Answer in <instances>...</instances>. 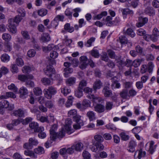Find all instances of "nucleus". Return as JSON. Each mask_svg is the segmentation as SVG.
I'll return each mask as SVG.
<instances>
[{
  "mask_svg": "<svg viewBox=\"0 0 159 159\" xmlns=\"http://www.w3.org/2000/svg\"><path fill=\"white\" fill-rule=\"evenodd\" d=\"M77 112L76 111L75 109H72L69 111L68 113V116L70 117H72L73 118L75 116L77 115Z\"/></svg>",
  "mask_w": 159,
  "mask_h": 159,
  "instance_id": "49530a36",
  "label": "nucleus"
},
{
  "mask_svg": "<svg viewBox=\"0 0 159 159\" xmlns=\"http://www.w3.org/2000/svg\"><path fill=\"white\" fill-rule=\"evenodd\" d=\"M137 144L135 141L134 140H130L129 143L127 148L128 151L130 152H133L135 150V147Z\"/></svg>",
  "mask_w": 159,
  "mask_h": 159,
  "instance_id": "1a4fd4ad",
  "label": "nucleus"
},
{
  "mask_svg": "<svg viewBox=\"0 0 159 159\" xmlns=\"http://www.w3.org/2000/svg\"><path fill=\"white\" fill-rule=\"evenodd\" d=\"M74 146L75 150L76 151H81L83 149V144L81 142H79L75 145H73Z\"/></svg>",
  "mask_w": 159,
  "mask_h": 159,
  "instance_id": "bb28decb",
  "label": "nucleus"
},
{
  "mask_svg": "<svg viewBox=\"0 0 159 159\" xmlns=\"http://www.w3.org/2000/svg\"><path fill=\"white\" fill-rule=\"evenodd\" d=\"M36 52L34 49H30L29 50L27 53V56L30 57H34L35 55Z\"/></svg>",
  "mask_w": 159,
  "mask_h": 159,
  "instance_id": "680f3d73",
  "label": "nucleus"
},
{
  "mask_svg": "<svg viewBox=\"0 0 159 159\" xmlns=\"http://www.w3.org/2000/svg\"><path fill=\"white\" fill-rule=\"evenodd\" d=\"M45 74L50 78L55 73V70L53 66L51 65L47 66L46 68L44 70Z\"/></svg>",
  "mask_w": 159,
  "mask_h": 159,
  "instance_id": "39448f33",
  "label": "nucleus"
},
{
  "mask_svg": "<svg viewBox=\"0 0 159 159\" xmlns=\"http://www.w3.org/2000/svg\"><path fill=\"white\" fill-rule=\"evenodd\" d=\"M137 152H138V158L139 159H140L142 157H144L145 156L146 154V152L145 151H143L142 149H140L139 150L136 151L134 153V155L136 154Z\"/></svg>",
  "mask_w": 159,
  "mask_h": 159,
  "instance_id": "72a5a7b5",
  "label": "nucleus"
},
{
  "mask_svg": "<svg viewBox=\"0 0 159 159\" xmlns=\"http://www.w3.org/2000/svg\"><path fill=\"white\" fill-rule=\"evenodd\" d=\"M11 70L13 73H17L18 70L17 65L16 64H12L11 66Z\"/></svg>",
  "mask_w": 159,
  "mask_h": 159,
  "instance_id": "052dcab7",
  "label": "nucleus"
},
{
  "mask_svg": "<svg viewBox=\"0 0 159 159\" xmlns=\"http://www.w3.org/2000/svg\"><path fill=\"white\" fill-rule=\"evenodd\" d=\"M113 105L112 102H106L105 108L106 110H111Z\"/></svg>",
  "mask_w": 159,
  "mask_h": 159,
  "instance_id": "6e6d98bb",
  "label": "nucleus"
},
{
  "mask_svg": "<svg viewBox=\"0 0 159 159\" xmlns=\"http://www.w3.org/2000/svg\"><path fill=\"white\" fill-rule=\"evenodd\" d=\"M25 111L21 108H19L14 110L12 112V115L17 117H23L25 116Z\"/></svg>",
  "mask_w": 159,
  "mask_h": 159,
  "instance_id": "0eeeda50",
  "label": "nucleus"
},
{
  "mask_svg": "<svg viewBox=\"0 0 159 159\" xmlns=\"http://www.w3.org/2000/svg\"><path fill=\"white\" fill-rule=\"evenodd\" d=\"M72 123V120L70 118L67 119L65 121V129L69 134H71L74 131L73 130L71 129V125Z\"/></svg>",
  "mask_w": 159,
  "mask_h": 159,
  "instance_id": "423d86ee",
  "label": "nucleus"
},
{
  "mask_svg": "<svg viewBox=\"0 0 159 159\" xmlns=\"http://www.w3.org/2000/svg\"><path fill=\"white\" fill-rule=\"evenodd\" d=\"M94 139L96 142L102 143L104 141V139L102 135L99 134L95 135L94 137Z\"/></svg>",
  "mask_w": 159,
  "mask_h": 159,
  "instance_id": "7c9ffc66",
  "label": "nucleus"
},
{
  "mask_svg": "<svg viewBox=\"0 0 159 159\" xmlns=\"http://www.w3.org/2000/svg\"><path fill=\"white\" fill-rule=\"evenodd\" d=\"M19 93L20 94V97L25 98L28 93V91L26 88L23 86L20 89Z\"/></svg>",
  "mask_w": 159,
  "mask_h": 159,
  "instance_id": "dca6fc26",
  "label": "nucleus"
},
{
  "mask_svg": "<svg viewBox=\"0 0 159 159\" xmlns=\"http://www.w3.org/2000/svg\"><path fill=\"white\" fill-rule=\"evenodd\" d=\"M142 13L143 14L145 13V14L150 16H153L155 14L154 11H144L143 12H142V11H139L137 13V14L139 16L141 15Z\"/></svg>",
  "mask_w": 159,
  "mask_h": 159,
  "instance_id": "5701e85b",
  "label": "nucleus"
},
{
  "mask_svg": "<svg viewBox=\"0 0 159 159\" xmlns=\"http://www.w3.org/2000/svg\"><path fill=\"white\" fill-rule=\"evenodd\" d=\"M25 11H18V15L16 16L14 19L10 18L8 20V29L11 33L15 34L17 31V29L14 23H15L18 25L22 19L21 17L25 16Z\"/></svg>",
  "mask_w": 159,
  "mask_h": 159,
  "instance_id": "f257e3e1",
  "label": "nucleus"
},
{
  "mask_svg": "<svg viewBox=\"0 0 159 159\" xmlns=\"http://www.w3.org/2000/svg\"><path fill=\"white\" fill-rule=\"evenodd\" d=\"M34 152L36 153L41 154L44 152V148L42 147H39L34 149Z\"/></svg>",
  "mask_w": 159,
  "mask_h": 159,
  "instance_id": "8fccbe9b",
  "label": "nucleus"
},
{
  "mask_svg": "<svg viewBox=\"0 0 159 159\" xmlns=\"http://www.w3.org/2000/svg\"><path fill=\"white\" fill-rule=\"evenodd\" d=\"M43 92L45 97L48 99H51L52 95H54L57 93V89L54 86H50L47 89H44Z\"/></svg>",
  "mask_w": 159,
  "mask_h": 159,
  "instance_id": "f03ea898",
  "label": "nucleus"
},
{
  "mask_svg": "<svg viewBox=\"0 0 159 159\" xmlns=\"http://www.w3.org/2000/svg\"><path fill=\"white\" fill-rule=\"evenodd\" d=\"M86 116L90 121H92L96 119L95 113L92 111H89L87 112Z\"/></svg>",
  "mask_w": 159,
  "mask_h": 159,
  "instance_id": "6ab92c4d",
  "label": "nucleus"
},
{
  "mask_svg": "<svg viewBox=\"0 0 159 159\" xmlns=\"http://www.w3.org/2000/svg\"><path fill=\"white\" fill-rule=\"evenodd\" d=\"M22 71L24 73H28L31 71V69L30 66H25L23 67L22 69Z\"/></svg>",
  "mask_w": 159,
  "mask_h": 159,
  "instance_id": "bf43d9fd",
  "label": "nucleus"
},
{
  "mask_svg": "<svg viewBox=\"0 0 159 159\" xmlns=\"http://www.w3.org/2000/svg\"><path fill=\"white\" fill-rule=\"evenodd\" d=\"M102 86V83L100 80H96L93 84V88L94 90L96 91L97 90L100 89Z\"/></svg>",
  "mask_w": 159,
  "mask_h": 159,
  "instance_id": "4468645a",
  "label": "nucleus"
},
{
  "mask_svg": "<svg viewBox=\"0 0 159 159\" xmlns=\"http://www.w3.org/2000/svg\"><path fill=\"white\" fill-rule=\"evenodd\" d=\"M58 25V22L54 18L53 20H52L51 23V26H48L47 27L49 29L52 27L56 28Z\"/></svg>",
  "mask_w": 159,
  "mask_h": 159,
  "instance_id": "09e8293b",
  "label": "nucleus"
},
{
  "mask_svg": "<svg viewBox=\"0 0 159 159\" xmlns=\"http://www.w3.org/2000/svg\"><path fill=\"white\" fill-rule=\"evenodd\" d=\"M24 154L26 155L30 156L31 158L35 159L37 158V156L33 152L28 150L24 151Z\"/></svg>",
  "mask_w": 159,
  "mask_h": 159,
  "instance_id": "c756f323",
  "label": "nucleus"
},
{
  "mask_svg": "<svg viewBox=\"0 0 159 159\" xmlns=\"http://www.w3.org/2000/svg\"><path fill=\"white\" fill-rule=\"evenodd\" d=\"M94 110L98 113H102L105 111V106L101 104H98L94 107Z\"/></svg>",
  "mask_w": 159,
  "mask_h": 159,
  "instance_id": "2eb2a0df",
  "label": "nucleus"
},
{
  "mask_svg": "<svg viewBox=\"0 0 159 159\" xmlns=\"http://www.w3.org/2000/svg\"><path fill=\"white\" fill-rule=\"evenodd\" d=\"M146 31L142 29H139L137 30V34L141 36H143L146 34Z\"/></svg>",
  "mask_w": 159,
  "mask_h": 159,
  "instance_id": "338daca9",
  "label": "nucleus"
},
{
  "mask_svg": "<svg viewBox=\"0 0 159 159\" xmlns=\"http://www.w3.org/2000/svg\"><path fill=\"white\" fill-rule=\"evenodd\" d=\"M67 150L66 148H62L60 150V153L62 155L64 158L66 159L68 157V153L67 152Z\"/></svg>",
  "mask_w": 159,
  "mask_h": 159,
  "instance_id": "58836bf2",
  "label": "nucleus"
},
{
  "mask_svg": "<svg viewBox=\"0 0 159 159\" xmlns=\"http://www.w3.org/2000/svg\"><path fill=\"white\" fill-rule=\"evenodd\" d=\"M64 29L70 33L73 32L74 30V28L72 26H70L69 23H66L64 25Z\"/></svg>",
  "mask_w": 159,
  "mask_h": 159,
  "instance_id": "2f4dec72",
  "label": "nucleus"
},
{
  "mask_svg": "<svg viewBox=\"0 0 159 159\" xmlns=\"http://www.w3.org/2000/svg\"><path fill=\"white\" fill-rule=\"evenodd\" d=\"M87 84V82L85 80H82L80 82L78 88L79 89L83 90L84 88L85 87Z\"/></svg>",
  "mask_w": 159,
  "mask_h": 159,
  "instance_id": "79ce46f5",
  "label": "nucleus"
},
{
  "mask_svg": "<svg viewBox=\"0 0 159 159\" xmlns=\"http://www.w3.org/2000/svg\"><path fill=\"white\" fill-rule=\"evenodd\" d=\"M16 63L18 66H22L24 64V61L21 58H18L16 60Z\"/></svg>",
  "mask_w": 159,
  "mask_h": 159,
  "instance_id": "0e129e2a",
  "label": "nucleus"
},
{
  "mask_svg": "<svg viewBox=\"0 0 159 159\" xmlns=\"http://www.w3.org/2000/svg\"><path fill=\"white\" fill-rule=\"evenodd\" d=\"M50 36L47 33H43L41 37V40L43 42H47L50 40Z\"/></svg>",
  "mask_w": 159,
  "mask_h": 159,
  "instance_id": "a878e982",
  "label": "nucleus"
},
{
  "mask_svg": "<svg viewBox=\"0 0 159 159\" xmlns=\"http://www.w3.org/2000/svg\"><path fill=\"white\" fill-rule=\"evenodd\" d=\"M94 145L95 147H96L98 150L99 149L100 150H103L104 148L103 145L101 143L96 142L94 143Z\"/></svg>",
  "mask_w": 159,
  "mask_h": 159,
  "instance_id": "5fc2aeb1",
  "label": "nucleus"
},
{
  "mask_svg": "<svg viewBox=\"0 0 159 159\" xmlns=\"http://www.w3.org/2000/svg\"><path fill=\"white\" fill-rule=\"evenodd\" d=\"M142 61L141 60L139 59L135 60L133 62V65L134 67H137L140 65Z\"/></svg>",
  "mask_w": 159,
  "mask_h": 159,
  "instance_id": "69168bd1",
  "label": "nucleus"
},
{
  "mask_svg": "<svg viewBox=\"0 0 159 159\" xmlns=\"http://www.w3.org/2000/svg\"><path fill=\"white\" fill-rule=\"evenodd\" d=\"M87 97L90 99H92V101L95 103H97L100 102L101 101L100 98L93 94H88Z\"/></svg>",
  "mask_w": 159,
  "mask_h": 159,
  "instance_id": "a211bd4d",
  "label": "nucleus"
},
{
  "mask_svg": "<svg viewBox=\"0 0 159 159\" xmlns=\"http://www.w3.org/2000/svg\"><path fill=\"white\" fill-rule=\"evenodd\" d=\"M139 22L136 23V26L137 27L139 28L144 25L147 23L148 21V19L147 17H143L142 16L139 17Z\"/></svg>",
  "mask_w": 159,
  "mask_h": 159,
  "instance_id": "6e6552de",
  "label": "nucleus"
},
{
  "mask_svg": "<svg viewBox=\"0 0 159 159\" xmlns=\"http://www.w3.org/2000/svg\"><path fill=\"white\" fill-rule=\"evenodd\" d=\"M9 98H16V96L12 92H8L5 94L1 95L0 96V99H7Z\"/></svg>",
  "mask_w": 159,
  "mask_h": 159,
  "instance_id": "f8f14e48",
  "label": "nucleus"
},
{
  "mask_svg": "<svg viewBox=\"0 0 159 159\" xmlns=\"http://www.w3.org/2000/svg\"><path fill=\"white\" fill-rule=\"evenodd\" d=\"M154 143H155L153 141H151L149 143L148 151L151 154L153 153L157 147V145H154Z\"/></svg>",
  "mask_w": 159,
  "mask_h": 159,
  "instance_id": "b1692460",
  "label": "nucleus"
},
{
  "mask_svg": "<svg viewBox=\"0 0 159 159\" xmlns=\"http://www.w3.org/2000/svg\"><path fill=\"white\" fill-rule=\"evenodd\" d=\"M119 39L122 44H125L128 40L126 37L125 36H121L119 37Z\"/></svg>",
  "mask_w": 159,
  "mask_h": 159,
  "instance_id": "e2e57ef3",
  "label": "nucleus"
},
{
  "mask_svg": "<svg viewBox=\"0 0 159 159\" xmlns=\"http://www.w3.org/2000/svg\"><path fill=\"white\" fill-rule=\"evenodd\" d=\"M1 59L2 61L4 62H8L10 59V57L7 54H2L1 57Z\"/></svg>",
  "mask_w": 159,
  "mask_h": 159,
  "instance_id": "c85d7f7f",
  "label": "nucleus"
},
{
  "mask_svg": "<svg viewBox=\"0 0 159 159\" xmlns=\"http://www.w3.org/2000/svg\"><path fill=\"white\" fill-rule=\"evenodd\" d=\"M73 69L69 67H66L64 69V76L65 77H68V74L70 73L73 72Z\"/></svg>",
  "mask_w": 159,
  "mask_h": 159,
  "instance_id": "de8ad7c7",
  "label": "nucleus"
},
{
  "mask_svg": "<svg viewBox=\"0 0 159 159\" xmlns=\"http://www.w3.org/2000/svg\"><path fill=\"white\" fill-rule=\"evenodd\" d=\"M74 121L76 123V124L73 125V128L75 129H80L81 126L84 125L83 121L81 119V116L77 115L73 118Z\"/></svg>",
  "mask_w": 159,
  "mask_h": 159,
  "instance_id": "7ed1b4c3",
  "label": "nucleus"
},
{
  "mask_svg": "<svg viewBox=\"0 0 159 159\" xmlns=\"http://www.w3.org/2000/svg\"><path fill=\"white\" fill-rule=\"evenodd\" d=\"M35 13H38L39 16L43 17L45 16L47 14V11H37L34 12L33 14V16L35 17H36Z\"/></svg>",
  "mask_w": 159,
  "mask_h": 159,
  "instance_id": "473e14b6",
  "label": "nucleus"
},
{
  "mask_svg": "<svg viewBox=\"0 0 159 159\" xmlns=\"http://www.w3.org/2000/svg\"><path fill=\"white\" fill-rule=\"evenodd\" d=\"M57 134V138L61 139L63 138L65 135V131L63 128L61 129V130L59 131Z\"/></svg>",
  "mask_w": 159,
  "mask_h": 159,
  "instance_id": "864d4df0",
  "label": "nucleus"
},
{
  "mask_svg": "<svg viewBox=\"0 0 159 159\" xmlns=\"http://www.w3.org/2000/svg\"><path fill=\"white\" fill-rule=\"evenodd\" d=\"M41 83L44 85L49 86L52 84V83L49 78L47 77H43L41 80Z\"/></svg>",
  "mask_w": 159,
  "mask_h": 159,
  "instance_id": "aec40b11",
  "label": "nucleus"
},
{
  "mask_svg": "<svg viewBox=\"0 0 159 159\" xmlns=\"http://www.w3.org/2000/svg\"><path fill=\"white\" fill-rule=\"evenodd\" d=\"M91 102L90 101L86 99H84L82 102V106H84L85 109L89 107H90Z\"/></svg>",
  "mask_w": 159,
  "mask_h": 159,
  "instance_id": "c9c22d12",
  "label": "nucleus"
},
{
  "mask_svg": "<svg viewBox=\"0 0 159 159\" xmlns=\"http://www.w3.org/2000/svg\"><path fill=\"white\" fill-rule=\"evenodd\" d=\"M70 60H71V64L74 67H76L78 66L79 61L76 58H72L71 57H70L69 58Z\"/></svg>",
  "mask_w": 159,
  "mask_h": 159,
  "instance_id": "37998d69",
  "label": "nucleus"
},
{
  "mask_svg": "<svg viewBox=\"0 0 159 159\" xmlns=\"http://www.w3.org/2000/svg\"><path fill=\"white\" fill-rule=\"evenodd\" d=\"M123 31L125 34L128 35L132 38L134 37L135 35V34L131 28H128L126 30H124Z\"/></svg>",
  "mask_w": 159,
  "mask_h": 159,
  "instance_id": "4be33fe9",
  "label": "nucleus"
},
{
  "mask_svg": "<svg viewBox=\"0 0 159 159\" xmlns=\"http://www.w3.org/2000/svg\"><path fill=\"white\" fill-rule=\"evenodd\" d=\"M76 78L74 77H71L66 79V84L71 86L74 84L75 82Z\"/></svg>",
  "mask_w": 159,
  "mask_h": 159,
  "instance_id": "393cba45",
  "label": "nucleus"
},
{
  "mask_svg": "<svg viewBox=\"0 0 159 159\" xmlns=\"http://www.w3.org/2000/svg\"><path fill=\"white\" fill-rule=\"evenodd\" d=\"M91 54L95 58H98L100 56L98 51L97 49H93L91 51Z\"/></svg>",
  "mask_w": 159,
  "mask_h": 159,
  "instance_id": "603ef678",
  "label": "nucleus"
},
{
  "mask_svg": "<svg viewBox=\"0 0 159 159\" xmlns=\"http://www.w3.org/2000/svg\"><path fill=\"white\" fill-rule=\"evenodd\" d=\"M39 130V132H37V133H39L38 134L39 137L41 139H43L45 138L46 137V133L44 132V127L43 126H40V129Z\"/></svg>",
  "mask_w": 159,
  "mask_h": 159,
  "instance_id": "412c9836",
  "label": "nucleus"
},
{
  "mask_svg": "<svg viewBox=\"0 0 159 159\" xmlns=\"http://www.w3.org/2000/svg\"><path fill=\"white\" fill-rule=\"evenodd\" d=\"M120 136L121 138V139L123 141H126L128 140L129 139V136L128 135H127L124 132H122L120 134Z\"/></svg>",
  "mask_w": 159,
  "mask_h": 159,
  "instance_id": "f704fd0d",
  "label": "nucleus"
},
{
  "mask_svg": "<svg viewBox=\"0 0 159 159\" xmlns=\"http://www.w3.org/2000/svg\"><path fill=\"white\" fill-rule=\"evenodd\" d=\"M82 90V89H79L78 88V89L75 91V96L78 98H80L82 97L83 95Z\"/></svg>",
  "mask_w": 159,
  "mask_h": 159,
  "instance_id": "c03bdc74",
  "label": "nucleus"
},
{
  "mask_svg": "<svg viewBox=\"0 0 159 159\" xmlns=\"http://www.w3.org/2000/svg\"><path fill=\"white\" fill-rule=\"evenodd\" d=\"M117 78L116 77H114L111 78L112 83L111 86L112 89L115 88H119L120 86V84L118 82Z\"/></svg>",
  "mask_w": 159,
  "mask_h": 159,
  "instance_id": "f3484780",
  "label": "nucleus"
},
{
  "mask_svg": "<svg viewBox=\"0 0 159 159\" xmlns=\"http://www.w3.org/2000/svg\"><path fill=\"white\" fill-rule=\"evenodd\" d=\"M102 93L106 97H110L112 95V91L110 90L109 88L107 86H105L102 90Z\"/></svg>",
  "mask_w": 159,
  "mask_h": 159,
  "instance_id": "9b49d317",
  "label": "nucleus"
},
{
  "mask_svg": "<svg viewBox=\"0 0 159 159\" xmlns=\"http://www.w3.org/2000/svg\"><path fill=\"white\" fill-rule=\"evenodd\" d=\"M50 79L52 80H57L61 81L62 80V78H61L60 75L59 74H57L55 72L54 74L52 76Z\"/></svg>",
  "mask_w": 159,
  "mask_h": 159,
  "instance_id": "ea45409f",
  "label": "nucleus"
},
{
  "mask_svg": "<svg viewBox=\"0 0 159 159\" xmlns=\"http://www.w3.org/2000/svg\"><path fill=\"white\" fill-rule=\"evenodd\" d=\"M0 106L4 108H8L9 111L12 110L14 108V104H10L9 102L5 100H2L0 102Z\"/></svg>",
  "mask_w": 159,
  "mask_h": 159,
  "instance_id": "20e7f679",
  "label": "nucleus"
},
{
  "mask_svg": "<svg viewBox=\"0 0 159 159\" xmlns=\"http://www.w3.org/2000/svg\"><path fill=\"white\" fill-rule=\"evenodd\" d=\"M33 76L31 75H19L18 76V79L22 82H25L28 79H33Z\"/></svg>",
  "mask_w": 159,
  "mask_h": 159,
  "instance_id": "ddd939ff",
  "label": "nucleus"
},
{
  "mask_svg": "<svg viewBox=\"0 0 159 159\" xmlns=\"http://www.w3.org/2000/svg\"><path fill=\"white\" fill-rule=\"evenodd\" d=\"M95 40V38L92 37L88 39L86 42L84 43V46L87 47H89L92 46V43Z\"/></svg>",
  "mask_w": 159,
  "mask_h": 159,
  "instance_id": "cd10ccee",
  "label": "nucleus"
},
{
  "mask_svg": "<svg viewBox=\"0 0 159 159\" xmlns=\"http://www.w3.org/2000/svg\"><path fill=\"white\" fill-rule=\"evenodd\" d=\"M50 138L52 140H55L57 138V134L54 132L50 131Z\"/></svg>",
  "mask_w": 159,
  "mask_h": 159,
  "instance_id": "4d7b16f0",
  "label": "nucleus"
},
{
  "mask_svg": "<svg viewBox=\"0 0 159 159\" xmlns=\"http://www.w3.org/2000/svg\"><path fill=\"white\" fill-rule=\"evenodd\" d=\"M8 88L9 89L12 90L14 92H17V91L18 89L15 86L14 84L12 83L8 86Z\"/></svg>",
  "mask_w": 159,
  "mask_h": 159,
  "instance_id": "13d9d810",
  "label": "nucleus"
},
{
  "mask_svg": "<svg viewBox=\"0 0 159 159\" xmlns=\"http://www.w3.org/2000/svg\"><path fill=\"white\" fill-rule=\"evenodd\" d=\"M33 92L34 94L37 96L41 95L42 93V91L41 89L38 87H35L34 89Z\"/></svg>",
  "mask_w": 159,
  "mask_h": 159,
  "instance_id": "a18cd8bd",
  "label": "nucleus"
},
{
  "mask_svg": "<svg viewBox=\"0 0 159 159\" xmlns=\"http://www.w3.org/2000/svg\"><path fill=\"white\" fill-rule=\"evenodd\" d=\"M29 142L32 147L33 146H36L38 144L37 140L34 138H31L29 139Z\"/></svg>",
  "mask_w": 159,
  "mask_h": 159,
  "instance_id": "4c0bfd02",
  "label": "nucleus"
},
{
  "mask_svg": "<svg viewBox=\"0 0 159 159\" xmlns=\"http://www.w3.org/2000/svg\"><path fill=\"white\" fill-rule=\"evenodd\" d=\"M61 91L64 95L66 96L70 92L71 90L66 87H65L63 89H61Z\"/></svg>",
  "mask_w": 159,
  "mask_h": 159,
  "instance_id": "3c124183",
  "label": "nucleus"
},
{
  "mask_svg": "<svg viewBox=\"0 0 159 159\" xmlns=\"http://www.w3.org/2000/svg\"><path fill=\"white\" fill-rule=\"evenodd\" d=\"M120 95L122 98L126 99L128 97H129L128 91L127 89H123L120 93Z\"/></svg>",
  "mask_w": 159,
  "mask_h": 159,
  "instance_id": "a19ab883",
  "label": "nucleus"
},
{
  "mask_svg": "<svg viewBox=\"0 0 159 159\" xmlns=\"http://www.w3.org/2000/svg\"><path fill=\"white\" fill-rule=\"evenodd\" d=\"M2 38L6 41L8 42L11 40V37L9 34L4 33L2 35Z\"/></svg>",
  "mask_w": 159,
  "mask_h": 159,
  "instance_id": "e433bc0d",
  "label": "nucleus"
},
{
  "mask_svg": "<svg viewBox=\"0 0 159 159\" xmlns=\"http://www.w3.org/2000/svg\"><path fill=\"white\" fill-rule=\"evenodd\" d=\"M30 127L33 130L34 132H38L40 126H39V124L35 122H33L29 124Z\"/></svg>",
  "mask_w": 159,
  "mask_h": 159,
  "instance_id": "9d476101",
  "label": "nucleus"
},
{
  "mask_svg": "<svg viewBox=\"0 0 159 159\" xmlns=\"http://www.w3.org/2000/svg\"><path fill=\"white\" fill-rule=\"evenodd\" d=\"M47 49L48 51H51V50H55L58 49V47L57 46H54L53 44H49L47 47Z\"/></svg>",
  "mask_w": 159,
  "mask_h": 159,
  "instance_id": "774afa93",
  "label": "nucleus"
}]
</instances>
